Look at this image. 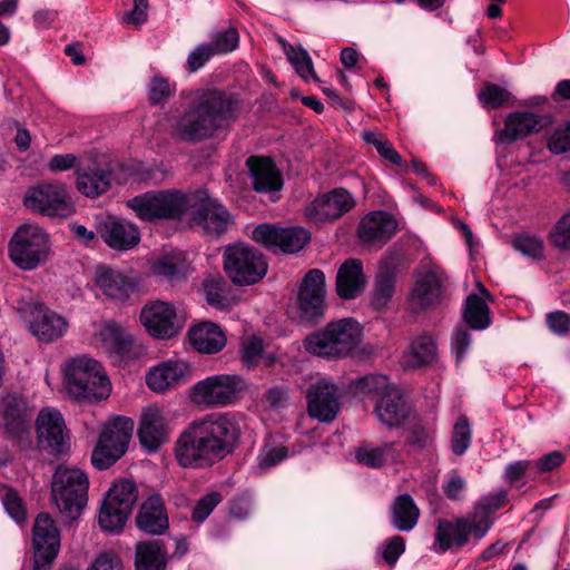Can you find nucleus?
Instances as JSON below:
<instances>
[{
	"label": "nucleus",
	"mask_w": 570,
	"mask_h": 570,
	"mask_svg": "<svg viewBox=\"0 0 570 570\" xmlns=\"http://www.w3.org/2000/svg\"><path fill=\"white\" fill-rule=\"evenodd\" d=\"M140 321L147 332L156 338H170L179 331L176 308L167 302L156 301L146 305L141 309Z\"/></svg>",
	"instance_id": "aec40b11"
},
{
	"label": "nucleus",
	"mask_w": 570,
	"mask_h": 570,
	"mask_svg": "<svg viewBox=\"0 0 570 570\" xmlns=\"http://www.w3.org/2000/svg\"><path fill=\"white\" fill-rule=\"evenodd\" d=\"M245 380L235 374H218L196 382L190 389L191 402L204 409L233 404L245 390Z\"/></svg>",
	"instance_id": "1a4fd4ad"
},
{
	"label": "nucleus",
	"mask_w": 570,
	"mask_h": 570,
	"mask_svg": "<svg viewBox=\"0 0 570 570\" xmlns=\"http://www.w3.org/2000/svg\"><path fill=\"white\" fill-rule=\"evenodd\" d=\"M552 122V117L532 111L518 110L508 114L504 125L494 134L497 144L511 145L529 136L539 134Z\"/></svg>",
	"instance_id": "dca6fc26"
},
{
	"label": "nucleus",
	"mask_w": 570,
	"mask_h": 570,
	"mask_svg": "<svg viewBox=\"0 0 570 570\" xmlns=\"http://www.w3.org/2000/svg\"><path fill=\"white\" fill-rule=\"evenodd\" d=\"M97 233L115 250H129L140 242L138 227L124 218L107 216L98 222Z\"/></svg>",
	"instance_id": "6ab92c4d"
},
{
	"label": "nucleus",
	"mask_w": 570,
	"mask_h": 570,
	"mask_svg": "<svg viewBox=\"0 0 570 570\" xmlns=\"http://www.w3.org/2000/svg\"><path fill=\"white\" fill-rule=\"evenodd\" d=\"M513 247L525 256L540 259L543 256V242L532 235H520L513 239Z\"/></svg>",
	"instance_id": "bf43d9fd"
},
{
	"label": "nucleus",
	"mask_w": 570,
	"mask_h": 570,
	"mask_svg": "<svg viewBox=\"0 0 570 570\" xmlns=\"http://www.w3.org/2000/svg\"><path fill=\"white\" fill-rule=\"evenodd\" d=\"M297 311L302 321L323 318L326 311L325 275L321 269H309L303 277L298 288Z\"/></svg>",
	"instance_id": "2eb2a0df"
},
{
	"label": "nucleus",
	"mask_w": 570,
	"mask_h": 570,
	"mask_svg": "<svg viewBox=\"0 0 570 570\" xmlns=\"http://www.w3.org/2000/svg\"><path fill=\"white\" fill-rule=\"evenodd\" d=\"M30 332L45 343L60 338L67 328L65 318L43 304H33L30 308Z\"/></svg>",
	"instance_id": "a878e982"
},
{
	"label": "nucleus",
	"mask_w": 570,
	"mask_h": 570,
	"mask_svg": "<svg viewBox=\"0 0 570 570\" xmlns=\"http://www.w3.org/2000/svg\"><path fill=\"white\" fill-rule=\"evenodd\" d=\"M215 56L207 42L198 45L187 57V67L190 72L200 69L209 59Z\"/></svg>",
	"instance_id": "338daca9"
},
{
	"label": "nucleus",
	"mask_w": 570,
	"mask_h": 570,
	"mask_svg": "<svg viewBox=\"0 0 570 570\" xmlns=\"http://www.w3.org/2000/svg\"><path fill=\"white\" fill-rule=\"evenodd\" d=\"M484 530L478 525L470 514L455 518L454 520L440 519L438 520L434 534L435 551L444 553L453 548L460 549L471 538L479 541L485 537Z\"/></svg>",
	"instance_id": "4468645a"
},
{
	"label": "nucleus",
	"mask_w": 570,
	"mask_h": 570,
	"mask_svg": "<svg viewBox=\"0 0 570 570\" xmlns=\"http://www.w3.org/2000/svg\"><path fill=\"white\" fill-rule=\"evenodd\" d=\"M33 412L27 400L17 394L0 399V424L7 439L18 443L28 441Z\"/></svg>",
	"instance_id": "ddd939ff"
},
{
	"label": "nucleus",
	"mask_w": 570,
	"mask_h": 570,
	"mask_svg": "<svg viewBox=\"0 0 570 570\" xmlns=\"http://www.w3.org/2000/svg\"><path fill=\"white\" fill-rule=\"evenodd\" d=\"M100 336L104 347L120 360H135L141 354V346L134 336L115 322L107 323Z\"/></svg>",
	"instance_id": "bb28decb"
},
{
	"label": "nucleus",
	"mask_w": 570,
	"mask_h": 570,
	"mask_svg": "<svg viewBox=\"0 0 570 570\" xmlns=\"http://www.w3.org/2000/svg\"><path fill=\"white\" fill-rule=\"evenodd\" d=\"M366 283L362 261L347 258L341 264L336 273V294L345 301L354 299L365 289Z\"/></svg>",
	"instance_id": "cd10ccee"
},
{
	"label": "nucleus",
	"mask_w": 570,
	"mask_h": 570,
	"mask_svg": "<svg viewBox=\"0 0 570 570\" xmlns=\"http://www.w3.org/2000/svg\"><path fill=\"white\" fill-rule=\"evenodd\" d=\"M246 165L253 179V188L257 193H272L282 188L281 173L271 158L250 156Z\"/></svg>",
	"instance_id": "7c9ffc66"
},
{
	"label": "nucleus",
	"mask_w": 570,
	"mask_h": 570,
	"mask_svg": "<svg viewBox=\"0 0 570 570\" xmlns=\"http://www.w3.org/2000/svg\"><path fill=\"white\" fill-rule=\"evenodd\" d=\"M510 92L504 88L495 83L488 82L479 91L478 99L483 107L498 109L510 99Z\"/></svg>",
	"instance_id": "5fc2aeb1"
},
{
	"label": "nucleus",
	"mask_w": 570,
	"mask_h": 570,
	"mask_svg": "<svg viewBox=\"0 0 570 570\" xmlns=\"http://www.w3.org/2000/svg\"><path fill=\"white\" fill-rule=\"evenodd\" d=\"M168 554L161 540H146L136 543V570H166Z\"/></svg>",
	"instance_id": "f704fd0d"
},
{
	"label": "nucleus",
	"mask_w": 570,
	"mask_h": 570,
	"mask_svg": "<svg viewBox=\"0 0 570 570\" xmlns=\"http://www.w3.org/2000/svg\"><path fill=\"white\" fill-rule=\"evenodd\" d=\"M286 57L296 72L304 79L313 78L315 81H321L315 73L312 59L308 52L303 48H294L293 46L284 47Z\"/></svg>",
	"instance_id": "8fccbe9b"
},
{
	"label": "nucleus",
	"mask_w": 570,
	"mask_h": 570,
	"mask_svg": "<svg viewBox=\"0 0 570 570\" xmlns=\"http://www.w3.org/2000/svg\"><path fill=\"white\" fill-rule=\"evenodd\" d=\"M307 412L320 422L334 421L340 412L338 389L330 380L321 379L306 390Z\"/></svg>",
	"instance_id": "a211bd4d"
},
{
	"label": "nucleus",
	"mask_w": 570,
	"mask_h": 570,
	"mask_svg": "<svg viewBox=\"0 0 570 570\" xmlns=\"http://www.w3.org/2000/svg\"><path fill=\"white\" fill-rule=\"evenodd\" d=\"M188 335L191 346L200 353L215 354L226 344L223 331L210 322L191 327Z\"/></svg>",
	"instance_id": "c9c22d12"
},
{
	"label": "nucleus",
	"mask_w": 570,
	"mask_h": 570,
	"mask_svg": "<svg viewBox=\"0 0 570 570\" xmlns=\"http://www.w3.org/2000/svg\"><path fill=\"white\" fill-rule=\"evenodd\" d=\"M363 139L375 147L377 154L386 161L395 166H401L403 160L393 145L380 134L368 130L363 131Z\"/></svg>",
	"instance_id": "3c124183"
},
{
	"label": "nucleus",
	"mask_w": 570,
	"mask_h": 570,
	"mask_svg": "<svg viewBox=\"0 0 570 570\" xmlns=\"http://www.w3.org/2000/svg\"><path fill=\"white\" fill-rule=\"evenodd\" d=\"M357 389L363 393L376 396L375 414L379 421L387 428H399L410 416L409 404L387 376L376 374L362 377L357 382Z\"/></svg>",
	"instance_id": "39448f33"
},
{
	"label": "nucleus",
	"mask_w": 570,
	"mask_h": 570,
	"mask_svg": "<svg viewBox=\"0 0 570 570\" xmlns=\"http://www.w3.org/2000/svg\"><path fill=\"white\" fill-rule=\"evenodd\" d=\"M2 504L9 515L17 522L26 520V509L18 493L12 489H7L1 495Z\"/></svg>",
	"instance_id": "680f3d73"
},
{
	"label": "nucleus",
	"mask_w": 570,
	"mask_h": 570,
	"mask_svg": "<svg viewBox=\"0 0 570 570\" xmlns=\"http://www.w3.org/2000/svg\"><path fill=\"white\" fill-rule=\"evenodd\" d=\"M88 488L89 480L83 471L59 465L52 476L51 498L62 514L76 520L87 504Z\"/></svg>",
	"instance_id": "423d86ee"
},
{
	"label": "nucleus",
	"mask_w": 570,
	"mask_h": 570,
	"mask_svg": "<svg viewBox=\"0 0 570 570\" xmlns=\"http://www.w3.org/2000/svg\"><path fill=\"white\" fill-rule=\"evenodd\" d=\"M153 273L166 279L171 285L186 278L184 263L175 256L165 255L160 257L151 267Z\"/></svg>",
	"instance_id": "a18cd8bd"
},
{
	"label": "nucleus",
	"mask_w": 570,
	"mask_h": 570,
	"mask_svg": "<svg viewBox=\"0 0 570 570\" xmlns=\"http://www.w3.org/2000/svg\"><path fill=\"white\" fill-rule=\"evenodd\" d=\"M551 243L559 249L570 248V213L564 214L549 234Z\"/></svg>",
	"instance_id": "052dcab7"
},
{
	"label": "nucleus",
	"mask_w": 570,
	"mask_h": 570,
	"mask_svg": "<svg viewBox=\"0 0 570 570\" xmlns=\"http://www.w3.org/2000/svg\"><path fill=\"white\" fill-rule=\"evenodd\" d=\"M130 513L118 509L116 505H109L108 502L102 501L98 521L105 531L118 532L121 531Z\"/></svg>",
	"instance_id": "09e8293b"
},
{
	"label": "nucleus",
	"mask_w": 570,
	"mask_h": 570,
	"mask_svg": "<svg viewBox=\"0 0 570 570\" xmlns=\"http://www.w3.org/2000/svg\"><path fill=\"white\" fill-rule=\"evenodd\" d=\"M170 86L167 79L154 77L149 86V102L157 106L170 96Z\"/></svg>",
	"instance_id": "774afa93"
},
{
	"label": "nucleus",
	"mask_w": 570,
	"mask_h": 570,
	"mask_svg": "<svg viewBox=\"0 0 570 570\" xmlns=\"http://www.w3.org/2000/svg\"><path fill=\"white\" fill-rule=\"evenodd\" d=\"M77 189L86 197L96 198L111 187L112 171L109 168L86 167L76 171Z\"/></svg>",
	"instance_id": "473e14b6"
},
{
	"label": "nucleus",
	"mask_w": 570,
	"mask_h": 570,
	"mask_svg": "<svg viewBox=\"0 0 570 570\" xmlns=\"http://www.w3.org/2000/svg\"><path fill=\"white\" fill-rule=\"evenodd\" d=\"M355 205L353 196L344 188H335L316 197L305 208V216L314 222L337 219Z\"/></svg>",
	"instance_id": "412c9836"
},
{
	"label": "nucleus",
	"mask_w": 570,
	"mask_h": 570,
	"mask_svg": "<svg viewBox=\"0 0 570 570\" xmlns=\"http://www.w3.org/2000/svg\"><path fill=\"white\" fill-rule=\"evenodd\" d=\"M242 429L228 412H212L190 421L174 444V458L184 469L203 470L232 454L239 443Z\"/></svg>",
	"instance_id": "f257e3e1"
},
{
	"label": "nucleus",
	"mask_w": 570,
	"mask_h": 570,
	"mask_svg": "<svg viewBox=\"0 0 570 570\" xmlns=\"http://www.w3.org/2000/svg\"><path fill=\"white\" fill-rule=\"evenodd\" d=\"M35 558L32 570H50L60 547V533L48 513L37 515L33 524Z\"/></svg>",
	"instance_id": "f3484780"
},
{
	"label": "nucleus",
	"mask_w": 570,
	"mask_h": 570,
	"mask_svg": "<svg viewBox=\"0 0 570 570\" xmlns=\"http://www.w3.org/2000/svg\"><path fill=\"white\" fill-rule=\"evenodd\" d=\"M410 304L414 311H429L443 305L445 286L443 276L436 271H428L416 279L410 294Z\"/></svg>",
	"instance_id": "4be33fe9"
},
{
	"label": "nucleus",
	"mask_w": 570,
	"mask_h": 570,
	"mask_svg": "<svg viewBox=\"0 0 570 570\" xmlns=\"http://www.w3.org/2000/svg\"><path fill=\"white\" fill-rule=\"evenodd\" d=\"M191 224L199 227L207 236H218L226 232L233 223L227 209L215 200L208 199L199 204L191 213Z\"/></svg>",
	"instance_id": "393cba45"
},
{
	"label": "nucleus",
	"mask_w": 570,
	"mask_h": 570,
	"mask_svg": "<svg viewBox=\"0 0 570 570\" xmlns=\"http://www.w3.org/2000/svg\"><path fill=\"white\" fill-rule=\"evenodd\" d=\"M395 268L381 262L371 296V306L376 311L387 307L395 292Z\"/></svg>",
	"instance_id": "58836bf2"
},
{
	"label": "nucleus",
	"mask_w": 570,
	"mask_h": 570,
	"mask_svg": "<svg viewBox=\"0 0 570 570\" xmlns=\"http://www.w3.org/2000/svg\"><path fill=\"white\" fill-rule=\"evenodd\" d=\"M23 204L48 217L67 218L76 212L67 188L61 183H42L30 187L23 197Z\"/></svg>",
	"instance_id": "f8f14e48"
},
{
	"label": "nucleus",
	"mask_w": 570,
	"mask_h": 570,
	"mask_svg": "<svg viewBox=\"0 0 570 570\" xmlns=\"http://www.w3.org/2000/svg\"><path fill=\"white\" fill-rule=\"evenodd\" d=\"M227 284L222 275H208L203 281V292L208 305L216 309H226L229 305L226 296Z\"/></svg>",
	"instance_id": "c03bdc74"
},
{
	"label": "nucleus",
	"mask_w": 570,
	"mask_h": 570,
	"mask_svg": "<svg viewBox=\"0 0 570 570\" xmlns=\"http://www.w3.org/2000/svg\"><path fill=\"white\" fill-rule=\"evenodd\" d=\"M362 331L352 317L328 323L305 338V350L316 356L340 358L350 355L358 345Z\"/></svg>",
	"instance_id": "7ed1b4c3"
},
{
	"label": "nucleus",
	"mask_w": 570,
	"mask_h": 570,
	"mask_svg": "<svg viewBox=\"0 0 570 570\" xmlns=\"http://www.w3.org/2000/svg\"><path fill=\"white\" fill-rule=\"evenodd\" d=\"M549 150L554 155H561L570 150V121L554 130L548 141Z\"/></svg>",
	"instance_id": "e2e57ef3"
},
{
	"label": "nucleus",
	"mask_w": 570,
	"mask_h": 570,
	"mask_svg": "<svg viewBox=\"0 0 570 570\" xmlns=\"http://www.w3.org/2000/svg\"><path fill=\"white\" fill-rule=\"evenodd\" d=\"M239 42V35L236 28L229 27L218 30L212 35L210 42H207L215 55H224L234 51Z\"/></svg>",
	"instance_id": "603ef678"
},
{
	"label": "nucleus",
	"mask_w": 570,
	"mask_h": 570,
	"mask_svg": "<svg viewBox=\"0 0 570 570\" xmlns=\"http://www.w3.org/2000/svg\"><path fill=\"white\" fill-rule=\"evenodd\" d=\"M465 323L473 330H484L490 325V311L485 301L478 294H470L463 311Z\"/></svg>",
	"instance_id": "37998d69"
},
{
	"label": "nucleus",
	"mask_w": 570,
	"mask_h": 570,
	"mask_svg": "<svg viewBox=\"0 0 570 570\" xmlns=\"http://www.w3.org/2000/svg\"><path fill=\"white\" fill-rule=\"evenodd\" d=\"M224 271L237 286L258 283L267 273L266 257L256 248L244 243L228 245L224 252Z\"/></svg>",
	"instance_id": "6e6552de"
},
{
	"label": "nucleus",
	"mask_w": 570,
	"mask_h": 570,
	"mask_svg": "<svg viewBox=\"0 0 570 570\" xmlns=\"http://www.w3.org/2000/svg\"><path fill=\"white\" fill-rule=\"evenodd\" d=\"M471 444V428L468 419L461 416L453 426L451 450L455 455H462Z\"/></svg>",
	"instance_id": "6e6d98bb"
},
{
	"label": "nucleus",
	"mask_w": 570,
	"mask_h": 570,
	"mask_svg": "<svg viewBox=\"0 0 570 570\" xmlns=\"http://www.w3.org/2000/svg\"><path fill=\"white\" fill-rule=\"evenodd\" d=\"M137 500V485L132 480L128 479L115 482L104 498V501L108 502L109 505H116L128 513H131Z\"/></svg>",
	"instance_id": "ea45409f"
},
{
	"label": "nucleus",
	"mask_w": 570,
	"mask_h": 570,
	"mask_svg": "<svg viewBox=\"0 0 570 570\" xmlns=\"http://www.w3.org/2000/svg\"><path fill=\"white\" fill-rule=\"evenodd\" d=\"M189 372V366L183 361H166L151 368L146 375L148 387L163 393L178 384Z\"/></svg>",
	"instance_id": "2f4dec72"
},
{
	"label": "nucleus",
	"mask_w": 570,
	"mask_h": 570,
	"mask_svg": "<svg viewBox=\"0 0 570 570\" xmlns=\"http://www.w3.org/2000/svg\"><path fill=\"white\" fill-rule=\"evenodd\" d=\"M136 524L139 530L151 535H160L169 528L168 514L160 494H153L141 503Z\"/></svg>",
	"instance_id": "c85d7f7f"
},
{
	"label": "nucleus",
	"mask_w": 570,
	"mask_h": 570,
	"mask_svg": "<svg viewBox=\"0 0 570 570\" xmlns=\"http://www.w3.org/2000/svg\"><path fill=\"white\" fill-rule=\"evenodd\" d=\"M39 442L52 453H61L68 441V430L62 414L52 407H43L36 420Z\"/></svg>",
	"instance_id": "5701e85b"
},
{
	"label": "nucleus",
	"mask_w": 570,
	"mask_h": 570,
	"mask_svg": "<svg viewBox=\"0 0 570 570\" xmlns=\"http://www.w3.org/2000/svg\"><path fill=\"white\" fill-rule=\"evenodd\" d=\"M222 494L216 491L202 497L196 502L191 511V520L197 523L205 521L213 510L222 502Z\"/></svg>",
	"instance_id": "13d9d810"
},
{
	"label": "nucleus",
	"mask_w": 570,
	"mask_h": 570,
	"mask_svg": "<svg viewBox=\"0 0 570 570\" xmlns=\"http://www.w3.org/2000/svg\"><path fill=\"white\" fill-rule=\"evenodd\" d=\"M404 551L405 540L401 535H394L384 543L382 557L390 567H393Z\"/></svg>",
	"instance_id": "69168bd1"
},
{
	"label": "nucleus",
	"mask_w": 570,
	"mask_h": 570,
	"mask_svg": "<svg viewBox=\"0 0 570 570\" xmlns=\"http://www.w3.org/2000/svg\"><path fill=\"white\" fill-rule=\"evenodd\" d=\"M96 283L106 296L118 301L128 298L134 289V284L128 277L109 267L97 269Z\"/></svg>",
	"instance_id": "e433bc0d"
},
{
	"label": "nucleus",
	"mask_w": 570,
	"mask_h": 570,
	"mask_svg": "<svg viewBox=\"0 0 570 570\" xmlns=\"http://www.w3.org/2000/svg\"><path fill=\"white\" fill-rule=\"evenodd\" d=\"M507 501V492L499 491L495 493H491L488 497L482 498L474 507L473 511L469 513L473 520L478 523L479 527H482L484 530V534L492 527L491 514L497 510L502 508Z\"/></svg>",
	"instance_id": "79ce46f5"
},
{
	"label": "nucleus",
	"mask_w": 570,
	"mask_h": 570,
	"mask_svg": "<svg viewBox=\"0 0 570 570\" xmlns=\"http://www.w3.org/2000/svg\"><path fill=\"white\" fill-rule=\"evenodd\" d=\"M134 428L132 419L127 416H117L106 424L92 451V464L99 470L115 464L126 453Z\"/></svg>",
	"instance_id": "9d476101"
},
{
	"label": "nucleus",
	"mask_w": 570,
	"mask_h": 570,
	"mask_svg": "<svg viewBox=\"0 0 570 570\" xmlns=\"http://www.w3.org/2000/svg\"><path fill=\"white\" fill-rule=\"evenodd\" d=\"M282 226L277 224L263 223L252 230V239L265 248L277 252Z\"/></svg>",
	"instance_id": "864d4df0"
},
{
	"label": "nucleus",
	"mask_w": 570,
	"mask_h": 570,
	"mask_svg": "<svg viewBox=\"0 0 570 570\" xmlns=\"http://www.w3.org/2000/svg\"><path fill=\"white\" fill-rule=\"evenodd\" d=\"M49 253V238L38 226H21L9 244L11 261L22 269L31 271L46 262Z\"/></svg>",
	"instance_id": "9b49d317"
},
{
	"label": "nucleus",
	"mask_w": 570,
	"mask_h": 570,
	"mask_svg": "<svg viewBox=\"0 0 570 570\" xmlns=\"http://www.w3.org/2000/svg\"><path fill=\"white\" fill-rule=\"evenodd\" d=\"M546 323L548 328L556 335L566 336L570 334V317L562 311L548 313Z\"/></svg>",
	"instance_id": "0e129e2a"
},
{
	"label": "nucleus",
	"mask_w": 570,
	"mask_h": 570,
	"mask_svg": "<svg viewBox=\"0 0 570 570\" xmlns=\"http://www.w3.org/2000/svg\"><path fill=\"white\" fill-rule=\"evenodd\" d=\"M390 522L401 532H409L414 529L420 519V509L409 493L394 498L390 508Z\"/></svg>",
	"instance_id": "72a5a7b5"
},
{
	"label": "nucleus",
	"mask_w": 570,
	"mask_h": 570,
	"mask_svg": "<svg viewBox=\"0 0 570 570\" xmlns=\"http://www.w3.org/2000/svg\"><path fill=\"white\" fill-rule=\"evenodd\" d=\"M136 216L144 222L180 219L190 208V199L184 193L171 189L147 191L126 203Z\"/></svg>",
	"instance_id": "0eeeda50"
},
{
	"label": "nucleus",
	"mask_w": 570,
	"mask_h": 570,
	"mask_svg": "<svg viewBox=\"0 0 570 570\" xmlns=\"http://www.w3.org/2000/svg\"><path fill=\"white\" fill-rule=\"evenodd\" d=\"M237 118V99L216 88H200L170 125L175 140L197 144L209 140Z\"/></svg>",
	"instance_id": "f03ea898"
},
{
	"label": "nucleus",
	"mask_w": 570,
	"mask_h": 570,
	"mask_svg": "<svg viewBox=\"0 0 570 570\" xmlns=\"http://www.w3.org/2000/svg\"><path fill=\"white\" fill-rule=\"evenodd\" d=\"M288 456V449L284 445H276L272 443L265 444L258 456V468L262 470L269 469L277 465Z\"/></svg>",
	"instance_id": "4d7b16f0"
},
{
	"label": "nucleus",
	"mask_w": 570,
	"mask_h": 570,
	"mask_svg": "<svg viewBox=\"0 0 570 570\" xmlns=\"http://www.w3.org/2000/svg\"><path fill=\"white\" fill-rule=\"evenodd\" d=\"M66 390L77 401L92 402L107 399L111 384L99 362L79 356L67 364Z\"/></svg>",
	"instance_id": "20e7f679"
},
{
	"label": "nucleus",
	"mask_w": 570,
	"mask_h": 570,
	"mask_svg": "<svg viewBox=\"0 0 570 570\" xmlns=\"http://www.w3.org/2000/svg\"><path fill=\"white\" fill-rule=\"evenodd\" d=\"M434 442L433 429L421 420L410 422L405 430L404 446L409 453L430 450Z\"/></svg>",
	"instance_id": "a19ab883"
},
{
	"label": "nucleus",
	"mask_w": 570,
	"mask_h": 570,
	"mask_svg": "<svg viewBox=\"0 0 570 570\" xmlns=\"http://www.w3.org/2000/svg\"><path fill=\"white\" fill-rule=\"evenodd\" d=\"M309 233L302 227H283L281 229L277 252L294 254L309 242Z\"/></svg>",
	"instance_id": "49530a36"
},
{
	"label": "nucleus",
	"mask_w": 570,
	"mask_h": 570,
	"mask_svg": "<svg viewBox=\"0 0 570 570\" xmlns=\"http://www.w3.org/2000/svg\"><path fill=\"white\" fill-rule=\"evenodd\" d=\"M394 442H386L380 446L361 445L355 451V458L360 464L368 468H381L386 462V456L394 449Z\"/></svg>",
	"instance_id": "de8ad7c7"
},
{
	"label": "nucleus",
	"mask_w": 570,
	"mask_h": 570,
	"mask_svg": "<svg viewBox=\"0 0 570 570\" xmlns=\"http://www.w3.org/2000/svg\"><path fill=\"white\" fill-rule=\"evenodd\" d=\"M138 439L148 452L157 451L168 440V428L157 407L144 410L138 428Z\"/></svg>",
	"instance_id": "c756f323"
},
{
	"label": "nucleus",
	"mask_w": 570,
	"mask_h": 570,
	"mask_svg": "<svg viewBox=\"0 0 570 570\" xmlns=\"http://www.w3.org/2000/svg\"><path fill=\"white\" fill-rule=\"evenodd\" d=\"M438 358V347L431 335L422 334L415 337L403 355V365L417 368L434 363Z\"/></svg>",
	"instance_id": "4c0bfd02"
},
{
	"label": "nucleus",
	"mask_w": 570,
	"mask_h": 570,
	"mask_svg": "<svg viewBox=\"0 0 570 570\" xmlns=\"http://www.w3.org/2000/svg\"><path fill=\"white\" fill-rule=\"evenodd\" d=\"M397 229V222L386 212L379 210L366 215L360 223L357 234L363 244L384 245Z\"/></svg>",
	"instance_id": "b1692460"
}]
</instances>
